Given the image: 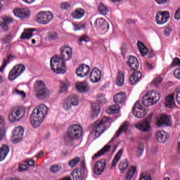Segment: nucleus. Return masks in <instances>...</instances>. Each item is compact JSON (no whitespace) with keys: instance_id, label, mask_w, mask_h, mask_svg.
I'll return each mask as SVG.
<instances>
[{"instance_id":"nucleus-1","label":"nucleus","mask_w":180,"mask_h":180,"mask_svg":"<svg viewBox=\"0 0 180 180\" xmlns=\"http://www.w3.org/2000/svg\"><path fill=\"white\" fill-rule=\"evenodd\" d=\"M72 57V49L64 46L60 48V56H55L51 58V70L56 74H64L67 71L65 61H70Z\"/></svg>"},{"instance_id":"nucleus-2","label":"nucleus","mask_w":180,"mask_h":180,"mask_svg":"<svg viewBox=\"0 0 180 180\" xmlns=\"http://www.w3.org/2000/svg\"><path fill=\"white\" fill-rule=\"evenodd\" d=\"M48 110L49 108L44 104H41L33 110L30 116V123L32 127H39L43 123L44 117L47 116Z\"/></svg>"},{"instance_id":"nucleus-3","label":"nucleus","mask_w":180,"mask_h":180,"mask_svg":"<svg viewBox=\"0 0 180 180\" xmlns=\"http://www.w3.org/2000/svg\"><path fill=\"white\" fill-rule=\"evenodd\" d=\"M81 136H82V127L78 124H72L68 127L65 141L68 144H71L74 140H79Z\"/></svg>"},{"instance_id":"nucleus-4","label":"nucleus","mask_w":180,"mask_h":180,"mask_svg":"<svg viewBox=\"0 0 180 180\" xmlns=\"http://www.w3.org/2000/svg\"><path fill=\"white\" fill-rule=\"evenodd\" d=\"M109 117H104L101 120H97L91 125L92 130L96 139L106 130L105 124L106 123H109Z\"/></svg>"},{"instance_id":"nucleus-5","label":"nucleus","mask_w":180,"mask_h":180,"mask_svg":"<svg viewBox=\"0 0 180 180\" xmlns=\"http://www.w3.org/2000/svg\"><path fill=\"white\" fill-rule=\"evenodd\" d=\"M158 101H160V94L158 92L155 93L154 90L148 91L142 98V102L145 106L155 105Z\"/></svg>"},{"instance_id":"nucleus-6","label":"nucleus","mask_w":180,"mask_h":180,"mask_svg":"<svg viewBox=\"0 0 180 180\" xmlns=\"http://www.w3.org/2000/svg\"><path fill=\"white\" fill-rule=\"evenodd\" d=\"M26 115V108L22 106L14 107L8 115L11 122H19Z\"/></svg>"},{"instance_id":"nucleus-7","label":"nucleus","mask_w":180,"mask_h":180,"mask_svg":"<svg viewBox=\"0 0 180 180\" xmlns=\"http://www.w3.org/2000/svg\"><path fill=\"white\" fill-rule=\"evenodd\" d=\"M54 19V14L51 11H39L36 17V22L39 25H49Z\"/></svg>"},{"instance_id":"nucleus-8","label":"nucleus","mask_w":180,"mask_h":180,"mask_svg":"<svg viewBox=\"0 0 180 180\" xmlns=\"http://www.w3.org/2000/svg\"><path fill=\"white\" fill-rule=\"evenodd\" d=\"M26 67L23 64H18L15 65L8 74L9 81H15L16 78H19L22 72H25Z\"/></svg>"},{"instance_id":"nucleus-9","label":"nucleus","mask_w":180,"mask_h":180,"mask_svg":"<svg viewBox=\"0 0 180 180\" xmlns=\"http://www.w3.org/2000/svg\"><path fill=\"white\" fill-rule=\"evenodd\" d=\"M86 172V167H85V160L80 162V167L73 169L72 175L73 180H83Z\"/></svg>"},{"instance_id":"nucleus-10","label":"nucleus","mask_w":180,"mask_h":180,"mask_svg":"<svg viewBox=\"0 0 180 180\" xmlns=\"http://www.w3.org/2000/svg\"><path fill=\"white\" fill-rule=\"evenodd\" d=\"M34 91L37 93V96H46L47 89L43 80H37L34 84Z\"/></svg>"},{"instance_id":"nucleus-11","label":"nucleus","mask_w":180,"mask_h":180,"mask_svg":"<svg viewBox=\"0 0 180 180\" xmlns=\"http://www.w3.org/2000/svg\"><path fill=\"white\" fill-rule=\"evenodd\" d=\"M132 113L136 119H141L142 117H144L147 115V110L146 109L143 108L141 105H140V103L137 101L135 103L133 109H132Z\"/></svg>"},{"instance_id":"nucleus-12","label":"nucleus","mask_w":180,"mask_h":180,"mask_svg":"<svg viewBox=\"0 0 180 180\" xmlns=\"http://www.w3.org/2000/svg\"><path fill=\"white\" fill-rule=\"evenodd\" d=\"M155 20L158 25H165L169 20V12L167 11L158 12Z\"/></svg>"},{"instance_id":"nucleus-13","label":"nucleus","mask_w":180,"mask_h":180,"mask_svg":"<svg viewBox=\"0 0 180 180\" xmlns=\"http://www.w3.org/2000/svg\"><path fill=\"white\" fill-rule=\"evenodd\" d=\"M106 168V159H101L97 161L94 165V174L101 175Z\"/></svg>"},{"instance_id":"nucleus-14","label":"nucleus","mask_w":180,"mask_h":180,"mask_svg":"<svg viewBox=\"0 0 180 180\" xmlns=\"http://www.w3.org/2000/svg\"><path fill=\"white\" fill-rule=\"evenodd\" d=\"M23 139V128L22 127H16L13 131L12 141L13 143H19Z\"/></svg>"},{"instance_id":"nucleus-15","label":"nucleus","mask_w":180,"mask_h":180,"mask_svg":"<svg viewBox=\"0 0 180 180\" xmlns=\"http://www.w3.org/2000/svg\"><path fill=\"white\" fill-rule=\"evenodd\" d=\"M91 71V68L87 65L83 64L79 65L76 70V74L77 77L80 78H84V77H86L88 73Z\"/></svg>"},{"instance_id":"nucleus-16","label":"nucleus","mask_w":180,"mask_h":180,"mask_svg":"<svg viewBox=\"0 0 180 180\" xmlns=\"http://www.w3.org/2000/svg\"><path fill=\"white\" fill-rule=\"evenodd\" d=\"M94 26L97 29H101V30H109V22L103 18H97Z\"/></svg>"},{"instance_id":"nucleus-17","label":"nucleus","mask_w":180,"mask_h":180,"mask_svg":"<svg viewBox=\"0 0 180 180\" xmlns=\"http://www.w3.org/2000/svg\"><path fill=\"white\" fill-rule=\"evenodd\" d=\"M12 22H13V18H12V17L3 16L1 18L0 26L4 32H8V30H9V27H8V25H11Z\"/></svg>"},{"instance_id":"nucleus-18","label":"nucleus","mask_w":180,"mask_h":180,"mask_svg":"<svg viewBox=\"0 0 180 180\" xmlns=\"http://www.w3.org/2000/svg\"><path fill=\"white\" fill-rule=\"evenodd\" d=\"M127 64L129 65L131 71H137L139 67H140V63H139L137 58L133 56H129Z\"/></svg>"},{"instance_id":"nucleus-19","label":"nucleus","mask_w":180,"mask_h":180,"mask_svg":"<svg viewBox=\"0 0 180 180\" xmlns=\"http://www.w3.org/2000/svg\"><path fill=\"white\" fill-rule=\"evenodd\" d=\"M101 77L102 72L98 68H94L90 73V81L94 84H96V82H99V81H101Z\"/></svg>"},{"instance_id":"nucleus-20","label":"nucleus","mask_w":180,"mask_h":180,"mask_svg":"<svg viewBox=\"0 0 180 180\" xmlns=\"http://www.w3.org/2000/svg\"><path fill=\"white\" fill-rule=\"evenodd\" d=\"M169 117L166 115L162 114L157 120L156 124L158 127H164L165 126H170Z\"/></svg>"},{"instance_id":"nucleus-21","label":"nucleus","mask_w":180,"mask_h":180,"mask_svg":"<svg viewBox=\"0 0 180 180\" xmlns=\"http://www.w3.org/2000/svg\"><path fill=\"white\" fill-rule=\"evenodd\" d=\"M156 140L158 143H167L169 140V134L165 132V131H158L155 135Z\"/></svg>"},{"instance_id":"nucleus-22","label":"nucleus","mask_w":180,"mask_h":180,"mask_svg":"<svg viewBox=\"0 0 180 180\" xmlns=\"http://www.w3.org/2000/svg\"><path fill=\"white\" fill-rule=\"evenodd\" d=\"M135 127L138 129V130H141V131L147 132L151 129V125L148 121L143 120L141 122L135 124Z\"/></svg>"},{"instance_id":"nucleus-23","label":"nucleus","mask_w":180,"mask_h":180,"mask_svg":"<svg viewBox=\"0 0 180 180\" xmlns=\"http://www.w3.org/2000/svg\"><path fill=\"white\" fill-rule=\"evenodd\" d=\"M142 77L143 73H141V72H135L132 73L129 77V84H131V85H136V84H137Z\"/></svg>"},{"instance_id":"nucleus-24","label":"nucleus","mask_w":180,"mask_h":180,"mask_svg":"<svg viewBox=\"0 0 180 180\" xmlns=\"http://www.w3.org/2000/svg\"><path fill=\"white\" fill-rule=\"evenodd\" d=\"M130 126V123L127 121L124 122V123L120 127L118 131H117L115 136H114L112 139V141L115 140V139L119 137L122 133H124V131H127L129 130V127Z\"/></svg>"},{"instance_id":"nucleus-25","label":"nucleus","mask_w":180,"mask_h":180,"mask_svg":"<svg viewBox=\"0 0 180 180\" xmlns=\"http://www.w3.org/2000/svg\"><path fill=\"white\" fill-rule=\"evenodd\" d=\"M113 99L117 105H119V103H123V102L126 101V94L124 93V91L117 93L114 96Z\"/></svg>"},{"instance_id":"nucleus-26","label":"nucleus","mask_w":180,"mask_h":180,"mask_svg":"<svg viewBox=\"0 0 180 180\" xmlns=\"http://www.w3.org/2000/svg\"><path fill=\"white\" fill-rule=\"evenodd\" d=\"M13 13L15 16H17V18H20V19L29 18V13H27V11L22 8L14 9Z\"/></svg>"},{"instance_id":"nucleus-27","label":"nucleus","mask_w":180,"mask_h":180,"mask_svg":"<svg viewBox=\"0 0 180 180\" xmlns=\"http://www.w3.org/2000/svg\"><path fill=\"white\" fill-rule=\"evenodd\" d=\"M165 105L167 106V108H174V105H175V94H172L169 96H167L165 98Z\"/></svg>"},{"instance_id":"nucleus-28","label":"nucleus","mask_w":180,"mask_h":180,"mask_svg":"<svg viewBox=\"0 0 180 180\" xmlns=\"http://www.w3.org/2000/svg\"><path fill=\"white\" fill-rule=\"evenodd\" d=\"M72 16L74 19H82L85 16V10L84 8H77L72 13Z\"/></svg>"},{"instance_id":"nucleus-29","label":"nucleus","mask_w":180,"mask_h":180,"mask_svg":"<svg viewBox=\"0 0 180 180\" xmlns=\"http://www.w3.org/2000/svg\"><path fill=\"white\" fill-rule=\"evenodd\" d=\"M8 154H9V146L8 145H3L0 148V162L4 161Z\"/></svg>"},{"instance_id":"nucleus-30","label":"nucleus","mask_w":180,"mask_h":180,"mask_svg":"<svg viewBox=\"0 0 180 180\" xmlns=\"http://www.w3.org/2000/svg\"><path fill=\"white\" fill-rule=\"evenodd\" d=\"M33 32H36V29L30 28L27 30H24V32L21 34L20 39H27V40H29V39L33 37Z\"/></svg>"},{"instance_id":"nucleus-31","label":"nucleus","mask_w":180,"mask_h":180,"mask_svg":"<svg viewBox=\"0 0 180 180\" xmlns=\"http://www.w3.org/2000/svg\"><path fill=\"white\" fill-rule=\"evenodd\" d=\"M110 145H105L101 150H100L92 157L93 160H96V158H99V157H101V155H103V154H105V153H108V151H110Z\"/></svg>"},{"instance_id":"nucleus-32","label":"nucleus","mask_w":180,"mask_h":180,"mask_svg":"<svg viewBox=\"0 0 180 180\" xmlns=\"http://www.w3.org/2000/svg\"><path fill=\"white\" fill-rule=\"evenodd\" d=\"M137 46L141 56L144 57L148 54V49H147V46H146L143 42L139 41L137 42Z\"/></svg>"},{"instance_id":"nucleus-33","label":"nucleus","mask_w":180,"mask_h":180,"mask_svg":"<svg viewBox=\"0 0 180 180\" xmlns=\"http://www.w3.org/2000/svg\"><path fill=\"white\" fill-rule=\"evenodd\" d=\"M136 171H137V167L131 166L126 174L125 179L131 180V179L134 176V174H136Z\"/></svg>"},{"instance_id":"nucleus-34","label":"nucleus","mask_w":180,"mask_h":180,"mask_svg":"<svg viewBox=\"0 0 180 180\" xmlns=\"http://www.w3.org/2000/svg\"><path fill=\"white\" fill-rule=\"evenodd\" d=\"M127 168H129V160L127 159H124L120 162L119 169L121 172V174H124V172Z\"/></svg>"},{"instance_id":"nucleus-35","label":"nucleus","mask_w":180,"mask_h":180,"mask_svg":"<svg viewBox=\"0 0 180 180\" xmlns=\"http://www.w3.org/2000/svg\"><path fill=\"white\" fill-rule=\"evenodd\" d=\"M124 84V74L122 71L118 72L116 79V84L118 86H122Z\"/></svg>"},{"instance_id":"nucleus-36","label":"nucleus","mask_w":180,"mask_h":180,"mask_svg":"<svg viewBox=\"0 0 180 180\" xmlns=\"http://www.w3.org/2000/svg\"><path fill=\"white\" fill-rule=\"evenodd\" d=\"M91 109L93 117H96L99 115V112H101V106L99 104L94 103L91 105Z\"/></svg>"},{"instance_id":"nucleus-37","label":"nucleus","mask_w":180,"mask_h":180,"mask_svg":"<svg viewBox=\"0 0 180 180\" xmlns=\"http://www.w3.org/2000/svg\"><path fill=\"white\" fill-rule=\"evenodd\" d=\"M122 154H123V149H121L117 152V153L115 155L112 160V167H116L117 162L120 161V158L122 157Z\"/></svg>"},{"instance_id":"nucleus-38","label":"nucleus","mask_w":180,"mask_h":180,"mask_svg":"<svg viewBox=\"0 0 180 180\" xmlns=\"http://www.w3.org/2000/svg\"><path fill=\"white\" fill-rule=\"evenodd\" d=\"M106 112L108 115H115L119 113V105H112L109 108L107 109Z\"/></svg>"},{"instance_id":"nucleus-39","label":"nucleus","mask_w":180,"mask_h":180,"mask_svg":"<svg viewBox=\"0 0 180 180\" xmlns=\"http://www.w3.org/2000/svg\"><path fill=\"white\" fill-rule=\"evenodd\" d=\"M69 99V102L73 105V106H78V103H79V98L77 95H72L68 97Z\"/></svg>"},{"instance_id":"nucleus-40","label":"nucleus","mask_w":180,"mask_h":180,"mask_svg":"<svg viewBox=\"0 0 180 180\" xmlns=\"http://www.w3.org/2000/svg\"><path fill=\"white\" fill-rule=\"evenodd\" d=\"M47 39L49 41H54L55 40H58V34L56 32H49L47 34Z\"/></svg>"},{"instance_id":"nucleus-41","label":"nucleus","mask_w":180,"mask_h":180,"mask_svg":"<svg viewBox=\"0 0 180 180\" xmlns=\"http://www.w3.org/2000/svg\"><path fill=\"white\" fill-rule=\"evenodd\" d=\"M98 12L101 15H108V12H109V8L106 7V6L103 5V4H100L98 6Z\"/></svg>"},{"instance_id":"nucleus-42","label":"nucleus","mask_w":180,"mask_h":180,"mask_svg":"<svg viewBox=\"0 0 180 180\" xmlns=\"http://www.w3.org/2000/svg\"><path fill=\"white\" fill-rule=\"evenodd\" d=\"M76 89H77L79 92L84 94V92L86 91V85L84 82H79L76 84Z\"/></svg>"},{"instance_id":"nucleus-43","label":"nucleus","mask_w":180,"mask_h":180,"mask_svg":"<svg viewBox=\"0 0 180 180\" xmlns=\"http://www.w3.org/2000/svg\"><path fill=\"white\" fill-rule=\"evenodd\" d=\"M68 86H70V82H61L60 92L61 94H65L68 91Z\"/></svg>"},{"instance_id":"nucleus-44","label":"nucleus","mask_w":180,"mask_h":180,"mask_svg":"<svg viewBox=\"0 0 180 180\" xmlns=\"http://www.w3.org/2000/svg\"><path fill=\"white\" fill-rule=\"evenodd\" d=\"M11 40H12V34H6L4 38L1 39L2 44H8Z\"/></svg>"},{"instance_id":"nucleus-45","label":"nucleus","mask_w":180,"mask_h":180,"mask_svg":"<svg viewBox=\"0 0 180 180\" xmlns=\"http://www.w3.org/2000/svg\"><path fill=\"white\" fill-rule=\"evenodd\" d=\"M72 106L74 105L71 104V102H70L68 98H67L63 104V108L64 109V110H70Z\"/></svg>"},{"instance_id":"nucleus-46","label":"nucleus","mask_w":180,"mask_h":180,"mask_svg":"<svg viewBox=\"0 0 180 180\" xmlns=\"http://www.w3.org/2000/svg\"><path fill=\"white\" fill-rule=\"evenodd\" d=\"M49 169L52 174H57L61 171V167L58 165H53L50 167Z\"/></svg>"},{"instance_id":"nucleus-47","label":"nucleus","mask_w":180,"mask_h":180,"mask_svg":"<svg viewBox=\"0 0 180 180\" xmlns=\"http://www.w3.org/2000/svg\"><path fill=\"white\" fill-rule=\"evenodd\" d=\"M143 153H144V144L141 143L137 148V151H136L137 157H141Z\"/></svg>"},{"instance_id":"nucleus-48","label":"nucleus","mask_w":180,"mask_h":180,"mask_svg":"<svg viewBox=\"0 0 180 180\" xmlns=\"http://www.w3.org/2000/svg\"><path fill=\"white\" fill-rule=\"evenodd\" d=\"M79 160L80 158L78 157L75 158V159H72L69 162V166L71 167L72 168H74V167H75V165H77V163L79 162Z\"/></svg>"},{"instance_id":"nucleus-49","label":"nucleus","mask_w":180,"mask_h":180,"mask_svg":"<svg viewBox=\"0 0 180 180\" xmlns=\"http://www.w3.org/2000/svg\"><path fill=\"white\" fill-rule=\"evenodd\" d=\"M11 61V58L8 57L7 59L4 60L3 65L0 68V72H2L6 68V65L9 64V62Z\"/></svg>"},{"instance_id":"nucleus-50","label":"nucleus","mask_w":180,"mask_h":180,"mask_svg":"<svg viewBox=\"0 0 180 180\" xmlns=\"http://www.w3.org/2000/svg\"><path fill=\"white\" fill-rule=\"evenodd\" d=\"M91 39L89 38V37L86 36V35H83L82 37H79V41H80V43L82 42H85V43H88V41H90Z\"/></svg>"},{"instance_id":"nucleus-51","label":"nucleus","mask_w":180,"mask_h":180,"mask_svg":"<svg viewBox=\"0 0 180 180\" xmlns=\"http://www.w3.org/2000/svg\"><path fill=\"white\" fill-rule=\"evenodd\" d=\"M14 92L17 95H19L20 96H21L22 99H25V98H26V94L23 91H19L18 90V89H15Z\"/></svg>"},{"instance_id":"nucleus-52","label":"nucleus","mask_w":180,"mask_h":180,"mask_svg":"<svg viewBox=\"0 0 180 180\" xmlns=\"http://www.w3.org/2000/svg\"><path fill=\"white\" fill-rule=\"evenodd\" d=\"M71 5L68 4V2H64L60 4L61 9H63L64 11H67L68 9H70Z\"/></svg>"},{"instance_id":"nucleus-53","label":"nucleus","mask_w":180,"mask_h":180,"mask_svg":"<svg viewBox=\"0 0 180 180\" xmlns=\"http://www.w3.org/2000/svg\"><path fill=\"white\" fill-rule=\"evenodd\" d=\"M141 180H151V176L146 173H142L141 175Z\"/></svg>"},{"instance_id":"nucleus-54","label":"nucleus","mask_w":180,"mask_h":180,"mask_svg":"<svg viewBox=\"0 0 180 180\" xmlns=\"http://www.w3.org/2000/svg\"><path fill=\"white\" fill-rule=\"evenodd\" d=\"M29 169V167L26 165L21 164L18 167L19 172L20 171H27Z\"/></svg>"},{"instance_id":"nucleus-55","label":"nucleus","mask_w":180,"mask_h":180,"mask_svg":"<svg viewBox=\"0 0 180 180\" xmlns=\"http://www.w3.org/2000/svg\"><path fill=\"white\" fill-rule=\"evenodd\" d=\"M4 137H5V128L0 127V141H2Z\"/></svg>"},{"instance_id":"nucleus-56","label":"nucleus","mask_w":180,"mask_h":180,"mask_svg":"<svg viewBox=\"0 0 180 180\" xmlns=\"http://www.w3.org/2000/svg\"><path fill=\"white\" fill-rule=\"evenodd\" d=\"M158 5H165L169 4V0H155Z\"/></svg>"},{"instance_id":"nucleus-57","label":"nucleus","mask_w":180,"mask_h":180,"mask_svg":"<svg viewBox=\"0 0 180 180\" xmlns=\"http://www.w3.org/2000/svg\"><path fill=\"white\" fill-rule=\"evenodd\" d=\"M161 82H162V77H157L153 80V84L155 85H158V84H161Z\"/></svg>"},{"instance_id":"nucleus-58","label":"nucleus","mask_w":180,"mask_h":180,"mask_svg":"<svg viewBox=\"0 0 180 180\" xmlns=\"http://www.w3.org/2000/svg\"><path fill=\"white\" fill-rule=\"evenodd\" d=\"M84 29H85V25L84 24L75 26V30H84Z\"/></svg>"},{"instance_id":"nucleus-59","label":"nucleus","mask_w":180,"mask_h":180,"mask_svg":"<svg viewBox=\"0 0 180 180\" xmlns=\"http://www.w3.org/2000/svg\"><path fill=\"white\" fill-rule=\"evenodd\" d=\"M174 77L177 78V79H180V69H176L174 70Z\"/></svg>"},{"instance_id":"nucleus-60","label":"nucleus","mask_w":180,"mask_h":180,"mask_svg":"<svg viewBox=\"0 0 180 180\" xmlns=\"http://www.w3.org/2000/svg\"><path fill=\"white\" fill-rule=\"evenodd\" d=\"M25 162L30 166V167H34L35 162L33 160H25Z\"/></svg>"},{"instance_id":"nucleus-61","label":"nucleus","mask_w":180,"mask_h":180,"mask_svg":"<svg viewBox=\"0 0 180 180\" xmlns=\"http://www.w3.org/2000/svg\"><path fill=\"white\" fill-rule=\"evenodd\" d=\"M171 32H172V30H171V28L169 27L165 28L164 31L165 36H169V34H171Z\"/></svg>"},{"instance_id":"nucleus-62","label":"nucleus","mask_w":180,"mask_h":180,"mask_svg":"<svg viewBox=\"0 0 180 180\" xmlns=\"http://www.w3.org/2000/svg\"><path fill=\"white\" fill-rule=\"evenodd\" d=\"M174 19L179 20L180 19V8H179L174 14Z\"/></svg>"},{"instance_id":"nucleus-63","label":"nucleus","mask_w":180,"mask_h":180,"mask_svg":"<svg viewBox=\"0 0 180 180\" xmlns=\"http://www.w3.org/2000/svg\"><path fill=\"white\" fill-rule=\"evenodd\" d=\"M172 64L174 65H180V59H179V58H175L173 60Z\"/></svg>"},{"instance_id":"nucleus-64","label":"nucleus","mask_w":180,"mask_h":180,"mask_svg":"<svg viewBox=\"0 0 180 180\" xmlns=\"http://www.w3.org/2000/svg\"><path fill=\"white\" fill-rule=\"evenodd\" d=\"M176 101L178 105H180V91H176Z\"/></svg>"}]
</instances>
